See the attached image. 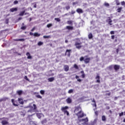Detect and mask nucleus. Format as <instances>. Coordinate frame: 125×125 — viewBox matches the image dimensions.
<instances>
[{
    "label": "nucleus",
    "mask_w": 125,
    "mask_h": 125,
    "mask_svg": "<svg viewBox=\"0 0 125 125\" xmlns=\"http://www.w3.org/2000/svg\"><path fill=\"white\" fill-rule=\"evenodd\" d=\"M76 115L78 116L80 123H82L83 125H86V123L88 122V118L87 117L85 119H80V118H83L84 116L83 111L79 112L76 113Z\"/></svg>",
    "instance_id": "1"
},
{
    "label": "nucleus",
    "mask_w": 125,
    "mask_h": 125,
    "mask_svg": "<svg viewBox=\"0 0 125 125\" xmlns=\"http://www.w3.org/2000/svg\"><path fill=\"white\" fill-rule=\"evenodd\" d=\"M68 108V106H65L62 107V110L64 112V114H66L67 116H69V112L66 110Z\"/></svg>",
    "instance_id": "2"
},
{
    "label": "nucleus",
    "mask_w": 125,
    "mask_h": 125,
    "mask_svg": "<svg viewBox=\"0 0 125 125\" xmlns=\"http://www.w3.org/2000/svg\"><path fill=\"white\" fill-rule=\"evenodd\" d=\"M113 69L115 70V72H118L119 70H120V68H121V66L118 64H115L113 65Z\"/></svg>",
    "instance_id": "3"
},
{
    "label": "nucleus",
    "mask_w": 125,
    "mask_h": 125,
    "mask_svg": "<svg viewBox=\"0 0 125 125\" xmlns=\"http://www.w3.org/2000/svg\"><path fill=\"white\" fill-rule=\"evenodd\" d=\"M79 112H82V108L80 106H77L75 108L74 113L77 114Z\"/></svg>",
    "instance_id": "4"
},
{
    "label": "nucleus",
    "mask_w": 125,
    "mask_h": 125,
    "mask_svg": "<svg viewBox=\"0 0 125 125\" xmlns=\"http://www.w3.org/2000/svg\"><path fill=\"white\" fill-rule=\"evenodd\" d=\"M82 44V42H76L75 44V45L76 47V48H78V49H80V48H82V46L81 45Z\"/></svg>",
    "instance_id": "5"
},
{
    "label": "nucleus",
    "mask_w": 125,
    "mask_h": 125,
    "mask_svg": "<svg viewBox=\"0 0 125 125\" xmlns=\"http://www.w3.org/2000/svg\"><path fill=\"white\" fill-rule=\"evenodd\" d=\"M6 119L7 120H3L1 121V124L2 125H7V124H8V118H6Z\"/></svg>",
    "instance_id": "6"
},
{
    "label": "nucleus",
    "mask_w": 125,
    "mask_h": 125,
    "mask_svg": "<svg viewBox=\"0 0 125 125\" xmlns=\"http://www.w3.org/2000/svg\"><path fill=\"white\" fill-rule=\"evenodd\" d=\"M90 60V59L89 58H86L84 59V62L86 63V64H87V63H89Z\"/></svg>",
    "instance_id": "7"
},
{
    "label": "nucleus",
    "mask_w": 125,
    "mask_h": 125,
    "mask_svg": "<svg viewBox=\"0 0 125 125\" xmlns=\"http://www.w3.org/2000/svg\"><path fill=\"white\" fill-rule=\"evenodd\" d=\"M66 101L67 103H68V104H70L72 103V99H71L70 98H68L66 100Z\"/></svg>",
    "instance_id": "8"
},
{
    "label": "nucleus",
    "mask_w": 125,
    "mask_h": 125,
    "mask_svg": "<svg viewBox=\"0 0 125 125\" xmlns=\"http://www.w3.org/2000/svg\"><path fill=\"white\" fill-rule=\"evenodd\" d=\"M36 115L38 119H41L43 116L42 113H37Z\"/></svg>",
    "instance_id": "9"
},
{
    "label": "nucleus",
    "mask_w": 125,
    "mask_h": 125,
    "mask_svg": "<svg viewBox=\"0 0 125 125\" xmlns=\"http://www.w3.org/2000/svg\"><path fill=\"white\" fill-rule=\"evenodd\" d=\"M18 101L20 104H21V105H23L24 104V102H23V99L21 98H19Z\"/></svg>",
    "instance_id": "10"
},
{
    "label": "nucleus",
    "mask_w": 125,
    "mask_h": 125,
    "mask_svg": "<svg viewBox=\"0 0 125 125\" xmlns=\"http://www.w3.org/2000/svg\"><path fill=\"white\" fill-rule=\"evenodd\" d=\"M76 11L77 12H78V13H83V10L80 8L77 9Z\"/></svg>",
    "instance_id": "11"
},
{
    "label": "nucleus",
    "mask_w": 125,
    "mask_h": 125,
    "mask_svg": "<svg viewBox=\"0 0 125 125\" xmlns=\"http://www.w3.org/2000/svg\"><path fill=\"white\" fill-rule=\"evenodd\" d=\"M11 12H14L15 11H17V8H12L10 9Z\"/></svg>",
    "instance_id": "12"
},
{
    "label": "nucleus",
    "mask_w": 125,
    "mask_h": 125,
    "mask_svg": "<svg viewBox=\"0 0 125 125\" xmlns=\"http://www.w3.org/2000/svg\"><path fill=\"white\" fill-rule=\"evenodd\" d=\"M64 69L65 72H68V71H69V66L68 65H65L64 66Z\"/></svg>",
    "instance_id": "13"
},
{
    "label": "nucleus",
    "mask_w": 125,
    "mask_h": 125,
    "mask_svg": "<svg viewBox=\"0 0 125 125\" xmlns=\"http://www.w3.org/2000/svg\"><path fill=\"white\" fill-rule=\"evenodd\" d=\"M96 79L97 80V81H96L97 83H100V77L99 75H97L96 77Z\"/></svg>",
    "instance_id": "14"
},
{
    "label": "nucleus",
    "mask_w": 125,
    "mask_h": 125,
    "mask_svg": "<svg viewBox=\"0 0 125 125\" xmlns=\"http://www.w3.org/2000/svg\"><path fill=\"white\" fill-rule=\"evenodd\" d=\"M123 9V7H119L117 9V12H118L119 13H120L121 12V11H122Z\"/></svg>",
    "instance_id": "15"
},
{
    "label": "nucleus",
    "mask_w": 125,
    "mask_h": 125,
    "mask_svg": "<svg viewBox=\"0 0 125 125\" xmlns=\"http://www.w3.org/2000/svg\"><path fill=\"white\" fill-rule=\"evenodd\" d=\"M26 55L27 56V59H32V57L31 56H30V53L27 52L26 53Z\"/></svg>",
    "instance_id": "16"
},
{
    "label": "nucleus",
    "mask_w": 125,
    "mask_h": 125,
    "mask_svg": "<svg viewBox=\"0 0 125 125\" xmlns=\"http://www.w3.org/2000/svg\"><path fill=\"white\" fill-rule=\"evenodd\" d=\"M14 41H15L16 42H23L24 41L23 39H15Z\"/></svg>",
    "instance_id": "17"
},
{
    "label": "nucleus",
    "mask_w": 125,
    "mask_h": 125,
    "mask_svg": "<svg viewBox=\"0 0 125 125\" xmlns=\"http://www.w3.org/2000/svg\"><path fill=\"white\" fill-rule=\"evenodd\" d=\"M67 24H68V25H73V21H68Z\"/></svg>",
    "instance_id": "18"
},
{
    "label": "nucleus",
    "mask_w": 125,
    "mask_h": 125,
    "mask_svg": "<svg viewBox=\"0 0 125 125\" xmlns=\"http://www.w3.org/2000/svg\"><path fill=\"white\" fill-rule=\"evenodd\" d=\"M24 13H25V11H23L22 12H21L19 15V16H23Z\"/></svg>",
    "instance_id": "19"
},
{
    "label": "nucleus",
    "mask_w": 125,
    "mask_h": 125,
    "mask_svg": "<svg viewBox=\"0 0 125 125\" xmlns=\"http://www.w3.org/2000/svg\"><path fill=\"white\" fill-rule=\"evenodd\" d=\"M70 51H71V50H66V54H67L68 56H70Z\"/></svg>",
    "instance_id": "20"
},
{
    "label": "nucleus",
    "mask_w": 125,
    "mask_h": 125,
    "mask_svg": "<svg viewBox=\"0 0 125 125\" xmlns=\"http://www.w3.org/2000/svg\"><path fill=\"white\" fill-rule=\"evenodd\" d=\"M41 36V34L38 33H34V37H40Z\"/></svg>",
    "instance_id": "21"
},
{
    "label": "nucleus",
    "mask_w": 125,
    "mask_h": 125,
    "mask_svg": "<svg viewBox=\"0 0 125 125\" xmlns=\"http://www.w3.org/2000/svg\"><path fill=\"white\" fill-rule=\"evenodd\" d=\"M66 29H67V30H73V27L70 26H67Z\"/></svg>",
    "instance_id": "22"
},
{
    "label": "nucleus",
    "mask_w": 125,
    "mask_h": 125,
    "mask_svg": "<svg viewBox=\"0 0 125 125\" xmlns=\"http://www.w3.org/2000/svg\"><path fill=\"white\" fill-rule=\"evenodd\" d=\"M54 80V78L53 77L48 78V81L49 82H53V80Z\"/></svg>",
    "instance_id": "23"
},
{
    "label": "nucleus",
    "mask_w": 125,
    "mask_h": 125,
    "mask_svg": "<svg viewBox=\"0 0 125 125\" xmlns=\"http://www.w3.org/2000/svg\"><path fill=\"white\" fill-rule=\"evenodd\" d=\"M102 120L103 122H105V121H106V117H105V116L103 115L102 116Z\"/></svg>",
    "instance_id": "24"
},
{
    "label": "nucleus",
    "mask_w": 125,
    "mask_h": 125,
    "mask_svg": "<svg viewBox=\"0 0 125 125\" xmlns=\"http://www.w3.org/2000/svg\"><path fill=\"white\" fill-rule=\"evenodd\" d=\"M22 92L23 91H22V90H19L17 91V93L19 94V95H21Z\"/></svg>",
    "instance_id": "25"
},
{
    "label": "nucleus",
    "mask_w": 125,
    "mask_h": 125,
    "mask_svg": "<svg viewBox=\"0 0 125 125\" xmlns=\"http://www.w3.org/2000/svg\"><path fill=\"white\" fill-rule=\"evenodd\" d=\"M43 44V42H39L38 43V45H39V46H41V45H42Z\"/></svg>",
    "instance_id": "26"
},
{
    "label": "nucleus",
    "mask_w": 125,
    "mask_h": 125,
    "mask_svg": "<svg viewBox=\"0 0 125 125\" xmlns=\"http://www.w3.org/2000/svg\"><path fill=\"white\" fill-rule=\"evenodd\" d=\"M115 2L116 3V5H120V4H121L120 2L119 1V0H115Z\"/></svg>",
    "instance_id": "27"
},
{
    "label": "nucleus",
    "mask_w": 125,
    "mask_h": 125,
    "mask_svg": "<svg viewBox=\"0 0 125 125\" xmlns=\"http://www.w3.org/2000/svg\"><path fill=\"white\" fill-rule=\"evenodd\" d=\"M104 6H106V7H109V6L110 5L109 4V3H108L107 2H104Z\"/></svg>",
    "instance_id": "28"
},
{
    "label": "nucleus",
    "mask_w": 125,
    "mask_h": 125,
    "mask_svg": "<svg viewBox=\"0 0 125 125\" xmlns=\"http://www.w3.org/2000/svg\"><path fill=\"white\" fill-rule=\"evenodd\" d=\"M46 26L47 28H50V27H52V24L49 23V24H47Z\"/></svg>",
    "instance_id": "29"
},
{
    "label": "nucleus",
    "mask_w": 125,
    "mask_h": 125,
    "mask_svg": "<svg viewBox=\"0 0 125 125\" xmlns=\"http://www.w3.org/2000/svg\"><path fill=\"white\" fill-rule=\"evenodd\" d=\"M74 67L76 69V70H78L79 69V66H78V65L76 64H75L74 65Z\"/></svg>",
    "instance_id": "30"
},
{
    "label": "nucleus",
    "mask_w": 125,
    "mask_h": 125,
    "mask_svg": "<svg viewBox=\"0 0 125 125\" xmlns=\"http://www.w3.org/2000/svg\"><path fill=\"white\" fill-rule=\"evenodd\" d=\"M28 113H33L34 112V110L33 109H30L27 111Z\"/></svg>",
    "instance_id": "31"
},
{
    "label": "nucleus",
    "mask_w": 125,
    "mask_h": 125,
    "mask_svg": "<svg viewBox=\"0 0 125 125\" xmlns=\"http://www.w3.org/2000/svg\"><path fill=\"white\" fill-rule=\"evenodd\" d=\"M92 37H93V36H92V34H91V33H90L89 35H88V38H89V39H92Z\"/></svg>",
    "instance_id": "32"
},
{
    "label": "nucleus",
    "mask_w": 125,
    "mask_h": 125,
    "mask_svg": "<svg viewBox=\"0 0 125 125\" xmlns=\"http://www.w3.org/2000/svg\"><path fill=\"white\" fill-rule=\"evenodd\" d=\"M74 91V90L73 89H70L68 90V93L70 94V93H73Z\"/></svg>",
    "instance_id": "33"
},
{
    "label": "nucleus",
    "mask_w": 125,
    "mask_h": 125,
    "mask_svg": "<svg viewBox=\"0 0 125 125\" xmlns=\"http://www.w3.org/2000/svg\"><path fill=\"white\" fill-rule=\"evenodd\" d=\"M44 92H45V91L43 90H41L40 91L41 94L43 95V94H44Z\"/></svg>",
    "instance_id": "34"
},
{
    "label": "nucleus",
    "mask_w": 125,
    "mask_h": 125,
    "mask_svg": "<svg viewBox=\"0 0 125 125\" xmlns=\"http://www.w3.org/2000/svg\"><path fill=\"white\" fill-rule=\"evenodd\" d=\"M36 97H37V98H39L40 99H42V98L40 95H36Z\"/></svg>",
    "instance_id": "35"
},
{
    "label": "nucleus",
    "mask_w": 125,
    "mask_h": 125,
    "mask_svg": "<svg viewBox=\"0 0 125 125\" xmlns=\"http://www.w3.org/2000/svg\"><path fill=\"white\" fill-rule=\"evenodd\" d=\"M121 5H123L124 6H125V1H121Z\"/></svg>",
    "instance_id": "36"
},
{
    "label": "nucleus",
    "mask_w": 125,
    "mask_h": 125,
    "mask_svg": "<svg viewBox=\"0 0 125 125\" xmlns=\"http://www.w3.org/2000/svg\"><path fill=\"white\" fill-rule=\"evenodd\" d=\"M26 28H27V27L26 26H23L21 27V30H26Z\"/></svg>",
    "instance_id": "37"
},
{
    "label": "nucleus",
    "mask_w": 125,
    "mask_h": 125,
    "mask_svg": "<svg viewBox=\"0 0 125 125\" xmlns=\"http://www.w3.org/2000/svg\"><path fill=\"white\" fill-rule=\"evenodd\" d=\"M55 20L57 21V22H60L61 20L59 18H55Z\"/></svg>",
    "instance_id": "38"
},
{
    "label": "nucleus",
    "mask_w": 125,
    "mask_h": 125,
    "mask_svg": "<svg viewBox=\"0 0 125 125\" xmlns=\"http://www.w3.org/2000/svg\"><path fill=\"white\" fill-rule=\"evenodd\" d=\"M43 38L44 39H48L49 38H50V36H44L43 37Z\"/></svg>",
    "instance_id": "39"
},
{
    "label": "nucleus",
    "mask_w": 125,
    "mask_h": 125,
    "mask_svg": "<svg viewBox=\"0 0 125 125\" xmlns=\"http://www.w3.org/2000/svg\"><path fill=\"white\" fill-rule=\"evenodd\" d=\"M83 60L84 61V58H83V57H82L81 58H80V61H83Z\"/></svg>",
    "instance_id": "40"
},
{
    "label": "nucleus",
    "mask_w": 125,
    "mask_h": 125,
    "mask_svg": "<svg viewBox=\"0 0 125 125\" xmlns=\"http://www.w3.org/2000/svg\"><path fill=\"white\" fill-rule=\"evenodd\" d=\"M12 103H13V105H14V106H17V104H14V99H12Z\"/></svg>",
    "instance_id": "41"
},
{
    "label": "nucleus",
    "mask_w": 125,
    "mask_h": 125,
    "mask_svg": "<svg viewBox=\"0 0 125 125\" xmlns=\"http://www.w3.org/2000/svg\"><path fill=\"white\" fill-rule=\"evenodd\" d=\"M33 107H34V108H33L34 110H35L37 109V105H36V104H33Z\"/></svg>",
    "instance_id": "42"
},
{
    "label": "nucleus",
    "mask_w": 125,
    "mask_h": 125,
    "mask_svg": "<svg viewBox=\"0 0 125 125\" xmlns=\"http://www.w3.org/2000/svg\"><path fill=\"white\" fill-rule=\"evenodd\" d=\"M42 124H45V123H46V119H44L42 122Z\"/></svg>",
    "instance_id": "43"
},
{
    "label": "nucleus",
    "mask_w": 125,
    "mask_h": 125,
    "mask_svg": "<svg viewBox=\"0 0 125 125\" xmlns=\"http://www.w3.org/2000/svg\"><path fill=\"white\" fill-rule=\"evenodd\" d=\"M122 116H124V112L119 113V117H122Z\"/></svg>",
    "instance_id": "44"
},
{
    "label": "nucleus",
    "mask_w": 125,
    "mask_h": 125,
    "mask_svg": "<svg viewBox=\"0 0 125 125\" xmlns=\"http://www.w3.org/2000/svg\"><path fill=\"white\" fill-rule=\"evenodd\" d=\"M66 10H68V9H70V6H67L65 7Z\"/></svg>",
    "instance_id": "45"
},
{
    "label": "nucleus",
    "mask_w": 125,
    "mask_h": 125,
    "mask_svg": "<svg viewBox=\"0 0 125 125\" xmlns=\"http://www.w3.org/2000/svg\"><path fill=\"white\" fill-rule=\"evenodd\" d=\"M17 3H18V0H15L14 1V4H17Z\"/></svg>",
    "instance_id": "46"
},
{
    "label": "nucleus",
    "mask_w": 125,
    "mask_h": 125,
    "mask_svg": "<svg viewBox=\"0 0 125 125\" xmlns=\"http://www.w3.org/2000/svg\"><path fill=\"white\" fill-rule=\"evenodd\" d=\"M110 34L111 35H114V34H115V32L114 31H111L110 32Z\"/></svg>",
    "instance_id": "47"
},
{
    "label": "nucleus",
    "mask_w": 125,
    "mask_h": 125,
    "mask_svg": "<svg viewBox=\"0 0 125 125\" xmlns=\"http://www.w3.org/2000/svg\"><path fill=\"white\" fill-rule=\"evenodd\" d=\"M82 77L83 79H84V77H85V75H84V74H83L82 75Z\"/></svg>",
    "instance_id": "48"
},
{
    "label": "nucleus",
    "mask_w": 125,
    "mask_h": 125,
    "mask_svg": "<svg viewBox=\"0 0 125 125\" xmlns=\"http://www.w3.org/2000/svg\"><path fill=\"white\" fill-rule=\"evenodd\" d=\"M111 39H112V40H114L115 39V35H112Z\"/></svg>",
    "instance_id": "49"
},
{
    "label": "nucleus",
    "mask_w": 125,
    "mask_h": 125,
    "mask_svg": "<svg viewBox=\"0 0 125 125\" xmlns=\"http://www.w3.org/2000/svg\"><path fill=\"white\" fill-rule=\"evenodd\" d=\"M95 114L96 116H98V111H95Z\"/></svg>",
    "instance_id": "50"
},
{
    "label": "nucleus",
    "mask_w": 125,
    "mask_h": 125,
    "mask_svg": "<svg viewBox=\"0 0 125 125\" xmlns=\"http://www.w3.org/2000/svg\"><path fill=\"white\" fill-rule=\"evenodd\" d=\"M29 35L30 36H34V33H33L32 32H30Z\"/></svg>",
    "instance_id": "51"
},
{
    "label": "nucleus",
    "mask_w": 125,
    "mask_h": 125,
    "mask_svg": "<svg viewBox=\"0 0 125 125\" xmlns=\"http://www.w3.org/2000/svg\"><path fill=\"white\" fill-rule=\"evenodd\" d=\"M24 79H25V80H26V81H29V79H28V78L27 77V76H25V77H24Z\"/></svg>",
    "instance_id": "52"
},
{
    "label": "nucleus",
    "mask_w": 125,
    "mask_h": 125,
    "mask_svg": "<svg viewBox=\"0 0 125 125\" xmlns=\"http://www.w3.org/2000/svg\"><path fill=\"white\" fill-rule=\"evenodd\" d=\"M77 81H78V82H79L80 83H81V82H82V80H81V79H77Z\"/></svg>",
    "instance_id": "53"
},
{
    "label": "nucleus",
    "mask_w": 125,
    "mask_h": 125,
    "mask_svg": "<svg viewBox=\"0 0 125 125\" xmlns=\"http://www.w3.org/2000/svg\"><path fill=\"white\" fill-rule=\"evenodd\" d=\"M119 48H117V49H116V52H117V53H119Z\"/></svg>",
    "instance_id": "54"
},
{
    "label": "nucleus",
    "mask_w": 125,
    "mask_h": 125,
    "mask_svg": "<svg viewBox=\"0 0 125 125\" xmlns=\"http://www.w3.org/2000/svg\"><path fill=\"white\" fill-rule=\"evenodd\" d=\"M35 31V27L31 29V32H34Z\"/></svg>",
    "instance_id": "55"
},
{
    "label": "nucleus",
    "mask_w": 125,
    "mask_h": 125,
    "mask_svg": "<svg viewBox=\"0 0 125 125\" xmlns=\"http://www.w3.org/2000/svg\"><path fill=\"white\" fill-rule=\"evenodd\" d=\"M75 12V11H71V14H74Z\"/></svg>",
    "instance_id": "56"
},
{
    "label": "nucleus",
    "mask_w": 125,
    "mask_h": 125,
    "mask_svg": "<svg viewBox=\"0 0 125 125\" xmlns=\"http://www.w3.org/2000/svg\"><path fill=\"white\" fill-rule=\"evenodd\" d=\"M81 74H84V72L83 71H81Z\"/></svg>",
    "instance_id": "57"
},
{
    "label": "nucleus",
    "mask_w": 125,
    "mask_h": 125,
    "mask_svg": "<svg viewBox=\"0 0 125 125\" xmlns=\"http://www.w3.org/2000/svg\"><path fill=\"white\" fill-rule=\"evenodd\" d=\"M75 78L78 80V79H79V76L78 75H76Z\"/></svg>",
    "instance_id": "58"
},
{
    "label": "nucleus",
    "mask_w": 125,
    "mask_h": 125,
    "mask_svg": "<svg viewBox=\"0 0 125 125\" xmlns=\"http://www.w3.org/2000/svg\"><path fill=\"white\" fill-rule=\"evenodd\" d=\"M25 108H31V109H33V107H30V106H27V107H26Z\"/></svg>",
    "instance_id": "59"
},
{
    "label": "nucleus",
    "mask_w": 125,
    "mask_h": 125,
    "mask_svg": "<svg viewBox=\"0 0 125 125\" xmlns=\"http://www.w3.org/2000/svg\"><path fill=\"white\" fill-rule=\"evenodd\" d=\"M34 7L35 8H36V7H37V4H34Z\"/></svg>",
    "instance_id": "60"
},
{
    "label": "nucleus",
    "mask_w": 125,
    "mask_h": 125,
    "mask_svg": "<svg viewBox=\"0 0 125 125\" xmlns=\"http://www.w3.org/2000/svg\"><path fill=\"white\" fill-rule=\"evenodd\" d=\"M18 20L20 21V20H22V18H19Z\"/></svg>",
    "instance_id": "61"
},
{
    "label": "nucleus",
    "mask_w": 125,
    "mask_h": 125,
    "mask_svg": "<svg viewBox=\"0 0 125 125\" xmlns=\"http://www.w3.org/2000/svg\"><path fill=\"white\" fill-rule=\"evenodd\" d=\"M108 23L109 24H110V20L108 19Z\"/></svg>",
    "instance_id": "62"
},
{
    "label": "nucleus",
    "mask_w": 125,
    "mask_h": 125,
    "mask_svg": "<svg viewBox=\"0 0 125 125\" xmlns=\"http://www.w3.org/2000/svg\"><path fill=\"white\" fill-rule=\"evenodd\" d=\"M65 42H66V43L68 42V40H65Z\"/></svg>",
    "instance_id": "63"
},
{
    "label": "nucleus",
    "mask_w": 125,
    "mask_h": 125,
    "mask_svg": "<svg viewBox=\"0 0 125 125\" xmlns=\"http://www.w3.org/2000/svg\"><path fill=\"white\" fill-rule=\"evenodd\" d=\"M123 123H125V118L123 120Z\"/></svg>",
    "instance_id": "64"
}]
</instances>
